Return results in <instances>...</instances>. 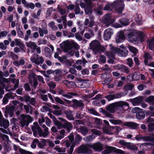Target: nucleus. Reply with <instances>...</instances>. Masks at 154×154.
<instances>
[{"mask_svg":"<svg viewBox=\"0 0 154 154\" xmlns=\"http://www.w3.org/2000/svg\"><path fill=\"white\" fill-rule=\"evenodd\" d=\"M38 122L39 125L44 128V131L41 128L37 122H35L33 125L32 126V129L33 131L34 136L36 137L39 138L40 137L43 138L46 137L48 135L49 132L48 128L47 127L45 124L42 123L45 122V119L43 117H41L38 119Z\"/></svg>","mask_w":154,"mask_h":154,"instance_id":"nucleus-1","label":"nucleus"},{"mask_svg":"<svg viewBox=\"0 0 154 154\" xmlns=\"http://www.w3.org/2000/svg\"><path fill=\"white\" fill-rule=\"evenodd\" d=\"M129 107L128 103L124 101H116L109 104L106 108V111L112 114L116 111L119 114L124 113L128 110Z\"/></svg>","mask_w":154,"mask_h":154,"instance_id":"nucleus-2","label":"nucleus"},{"mask_svg":"<svg viewBox=\"0 0 154 154\" xmlns=\"http://www.w3.org/2000/svg\"><path fill=\"white\" fill-rule=\"evenodd\" d=\"M128 40L129 42L142 41L144 38L143 34L141 32H137L135 30H131L128 35Z\"/></svg>","mask_w":154,"mask_h":154,"instance_id":"nucleus-3","label":"nucleus"},{"mask_svg":"<svg viewBox=\"0 0 154 154\" xmlns=\"http://www.w3.org/2000/svg\"><path fill=\"white\" fill-rule=\"evenodd\" d=\"M125 0H119L115 1L113 3V5L115 6L116 9L118 13L121 14L122 13L125 7L124 2ZM127 1H129L130 0H126Z\"/></svg>","mask_w":154,"mask_h":154,"instance_id":"nucleus-4","label":"nucleus"},{"mask_svg":"<svg viewBox=\"0 0 154 154\" xmlns=\"http://www.w3.org/2000/svg\"><path fill=\"white\" fill-rule=\"evenodd\" d=\"M106 148V149L102 152L103 154H108L112 152H117V154H125V152L123 150L117 149L113 147L107 146Z\"/></svg>","mask_w":154,"mask_h":154,"instance_id":"nucleus-5","label":"nucleus"},{"mask_svg":"<svg viewBox=\"0 0 154 154\" xmlns=\"http://www.w3.org/2000/svg\"><path fill=\"white\" fill-rule=\"evenodd\" d=\"M89 145H82L77 149V152L79 153L85 154H92L93 152V151L88 147Z\"/></svg>","mask_w":154,"mask_h":154,"instance_id":"nucleus-6","label":"nucleus"},{"mask_svg":"<svg viewBox=\"0 0 154 154\" xmlns=\"http://www.w3.org/2000/svg\"><path fill=\"white\" fill-rule=\"evenodd\" d=\"M135 139L137 141L143 140L145 141L152 142L154 141V138L153 136L150 135L148 136H143L141 135H138L136 136Z\"/></svg>","mask_w":154,"mask_h":154,"instance_id":"nucleus-7","label":"nucleus"},{"mask_svg":"<svg viewBox=\"0 0 154 154\" xmlns=\"http://www.w3.org/2000/svg\"><path fill=\"white\" fill-rule=\"evenodd\" d=\"M30 60L33 63L37 65L42 64L44 61V60L42 57H38V55L35 54H34V55L31 58Z\"/></svg>","mask_w":154,"mask_h":154,"instance_id":"nucleus-8","label":"nucleus"},{"mask_svg":"<svg viewBox=\"0 0 154 154\" xmlns=\"http://www.w3.org/2000/svg\"><path fill=\"white\" fill-rule=\"evenodd\" d=\"M115 21V19L112 18V17L110 14H106L103 18L102 21L104 23L108 24H111L113 23Z\"/></svg>","mask_w":154,"mask_h":154,"instance_id":"nucleus-9","label":"nucleus"},{"mask_svg":"<svg viewBox=\"0 0 154 154\" xmlns=\"http://www.w3.org/2000/svg\"><path fill=\"white\" fill-rule=\"evenodd\" d=\"M113 34V29L111 28H108L104 31L103 38L106 40H108L111 38L112 35Z\"/></svg>","mask_w":154,"mask_h":154,"instance_id":"nucleus-10","label":"nucleus"},{"mask_svg":"<svg viewBox=\"0 0 154 154\" xmlns=\"http://www.w3.org/2000/svg\"><path fill=\"white\" fill-rule=\"evenodd\" d=\"M116 42L117 43L122 42L125 39L124 33L122 31L119 32L115 37Z\"/></svg>","mask_w":154,"mask_h":154,"instance_id":"nucleus-11","label":"nucleus"},{"mask_svg":"<svg viewBox=\"0 0 154 154\" xmlns=\"http://www.w3.org/2000/svg\"><path fill=\"white\" fill-rule=\"evenodd\" d=\"M88 146L96 152H100L103 149L102 145L100 142H97L93 145H89Z\"/></svg>","mask_w":154,"mask_h":154,"instance_id":"nucleus-12","label":"nucleus"},{"mask_svg":"<svg viewBox=\"0 0 154 154\" xmlns=\"http://www.w3.org/2000/svg\"><path fill=\"white\" fill-rule=\"evenodd\" d=\"M123 96L122 93H117L114 94H109L106 95L105 98L108 101H110L114 99L120 98Z\"/></svg>","mask_w":154,"mask_h":154,"instance_id":"nucleus-13","label":"nucleus"},{"mask_svg":"<svg viewBox=\"0 0 154 154\" xmlns=\"http://www.w3.org/2000/svg\"><path fill=\"white\" fill-rule=\"evenodd\" d=\"M59 119L62 121L65 122V123L63 124V128L66 129L69 132L72 128V124L68 121H66L65 119L63 118H59Z\"/></svg>","mask_w":154,"mask_h":154,"instance_id":"nucleus-14","label":"nucleus"},{"mask_svg":"<svg viewBox=\"0 0 154 154\" xmlns=\"http://www.w3.org/2000/svg\"><path fill=\"white\" fill-rule=\"evenodd\" d=\"M26 45L28 48H30L31 50V53H35V49L36 48V47H37V45L35 42L30 41L29 42L26 43Z\"/></svg>","mask_w":154,"mask_h":154,"instance_id":"nucleus-15","label":"nucleus"},{"mask_svg":"<svg viewBox=\"0 0 154 154\" xmlns=\"http://www.w3.org/2000/svg\"><path fill=\"white\" fill-rule=\"evenodd\" d=\"M92 50L97 51L99 49L100 45L98 42L96 41H93L90 44Z\"/></svg>","mask_w":154,"mask_h":154,"instance_id":"nucleus-16","label":"nucleus"},{"mask_svg":"<svg viewBox=\"0 0 154 154\" xmlns=\"http://www.w3.org/2000/svg\"><path fill=\"white\" fill-rule=\"evenodd\" d=\"M143 100L142 97H138L132 99L131 102L134 106H137L140 104Z\"/></svg>","mask_w":154,"mask_h":154,"instance_id":"nucleus-17","label":"nucleus"},{"mask_svg":"<svg viewBox=\"0 0 154 154\" xmlns=\"http://www.w3.org/2000/svg\"><path fill=\"white\" fill-rule=\"evenodd\" d=\"M10 82L9 79L4 77V72L0 70V84L4 83H8Z\"/></svg>","mask_w":154,"mask_h":154,"instance_id":"nucleus-18","label":"nucleus"},{"mask_svg":"<svg viewBox=\"0 0 154 154\" xmlns=\"http://www.w3.org/2000/svg\"><path fill=\"white\" fill-rule=\"evenodd\" d=\"M21 2L25 8H30L32 10L34 9L35 6L33 3L32 2L27 3L25 0H21Z\"/></svg>","mask_w":154,"mask_h":154,"instance_id":"nucleus-19","label":"nucleus"},{"mask_svg":"<svg viewBox=\"0 0 154 154\" xmlns=\"http://www.w3.org/2000/svg\"><path fill=\"white\" fill-rule=\"evenodd\" d=\"M99 111L101 113H102V114L107 118H114L113 115L109 113L106 110L103 109L102 108L99 109Z\"/></svg>","mask_w":154,"mask_h":154,"instance_id":"nucleus-20","label":"nucleus"},{"mask_svg":"<svg viewBox=\"0 0 154 154\" xmlns=\"http://www.w3.org/2000/svg\"><path fill=\"white\" fill-rule=\"evenodd\" d=\"M73 105L76 107H78L80 109H82L84 107V105L82 100L78 101L76 100H74L73 101Z\"/></svg>","mask_w":154,"mask_h":154,"instance_id":"nucleus-21","label":"nucleus"},{"mask_svg":"<svg viewBox=\"0 0 154 154\" xmlns=\"http://www.w3.org/2000/svg\"><path fill=\"white\" fill-rule=\"evenodd\" d=\"M119 69L127 74H128L130 71L129 68L122 64L119 65L118 66Z\"/></svg>","mask_w":154,"mask_h":154,"instance_id":"nucleus-22","label":"nucleus"},{"mask_svg":"<svg viewBox=\"0 0 154 154\" xmlns=\"http://www.w3.org/2000/svg\"><path fill=\"white\" fill-rule=\"evenodd\" d=\"M9 125V122L8 120L2 119L0 120V126L5 129H7Z\"/></svg>","mask_w":154,"mask_h":154,"instance_id":"nucleus-23","label":"nucleus"},{"mask_svg":"<svg viewBox=\"0 0 154 154\" xmlns=\"http://www.w3.org/2000/svg\"><path fill=\"white\" fill-rule=\"evenodd\" d=\"M86 4V7L84 9L85 13L87 15H90L91 14L92 12V8L93 5L91 4L89 5Z\"/></svg>","mask_w":154,"mask_h":154,"instance_id":"nucleus-24","label":"nucleus"},{"mask_svg":"<svg viewBox=\"0 0 154 154\" xmlns=\"http://www.w3.org/2000/svg\"><path fill=\"white\" fill-rule=\"evenodd\" d=\"M131 76V81H137L140 78V74L139 73L135 72L133 74H132L131 75H130L128 76V78Z\"/></svg>","mask_w":154,"mask_h":154,"instance_id":"nucleus-25","label":"nucleus"},{"mask_svg":"<svg viewBox=\"0 0 154 154\" xmlns=\"http://www.w3.org/2000/svg\"><path fill=\"white\" fill-rule=\"evenodd\" d=\"M61 45L63 46L61 47L64 49V51L66 52L72 48V45L70 44L62 43Z\"/></svg>","mask_w":154,"mask_h":154,"instance_id":"nucleus-26","label":"nucleus"},{"mask_svg":"<svg viewBox=\"0 0 154 154\" xmlns=\"http://www.w3.org/2000/svg\"><path fill=\"white\" fill-rule=\"evenodd\" d=\"M38 32L40 36L41 37H43L44 34L47 35L48 34V31L47 29L45 28H38Z\"/></svg>","mask_w":154,"mask_h":154,"instance_id":"nucleus-27","label":"nucleus"},{"mask_svg":"<svg viewBox=\"0 0 154 154\" xmlns=\"http://www.w3.org/2000/svg\"><path fill=\"white\" fill-rule=\"evenodd\" d=\"M23 107L26 113L31 114H32L33 108L32 106L30 105H24Z\"/></svg>","mask_w":154,"mask_h":154,"instance_id":"nucleus-28","label":"nucleus"},{"mask_svg":"<svg viewBox=\"0 0 154 154\" xmlns=\"http://www.w3.org/2000/svg\"><path fill=\"white\" fill-rule=\"evenodd\" d=\"M147 42L149 49L151 50H154V38L147 40Z\"/></svg>","mask_w":154,"mask_h":154,"instance_id":"nucleus-29","label":"nucleus"},{"mask_svg":"<svg viewBox=\"0 0 154 154\" xmlns=\"http://www.w3.org/2000/svg\"><path fill=\"white\" fill-rule=\"evenodd\" d=\"M67 118L70 120H73L74 118L72 114V112L70 110H67L66 112Z\"/></svg>","mask_w":154,"mask_h":154,"instance_id":"nucleus-30","label":"nucleus"},{"mask_svg":"<svg viewBox=\"0 0 154 154\" xmlns=\"http://www.w3.org/2000/svg\"><path fill=\"white\" fill-rule=\"evenodd\" d=\"M128 54V51L126 48H123V49L120 50L119 55L123 57L126 56Z\"/></svg>","mask_w":154,"mask_h":154,"instance_id":"nucleus-31","label":"nucleus"},{"mask_svg":"<svg viewBox=\"0 0 154 154\" xmlns=\"http://www.w3.org/2000/svg\"><path fill=\"white\" fill-rule=\"evenodd\" d=\"M55 149L59 152H60L59 154H66L65 153L66 152V149L64 147L60 148L57 146H56L54 147Z\"/></svg>","mask_w":154,"mask_h":154,"instance_id":"nucleus-32","label":"nucleus"},{"mask_svg":"<svg viewBox=\"0 0 154 154\" xmlns=\"http://www.w3.org/2000/svg\"><path fill=\"white\" fill-rule=\"evenodd\" d=\"M136 116L137 119H142L145 117V113L141 110L140 112H139L136 113Z\"/></svg>","mask_w":154,"mask_h":154,"instance_id":"nucleus-33","label":"nucleus"},{"mask_svg":"<svg viewBox=\"0 0 154 154\" xmlns=\"http://www.w3.org/2000/svg\"><path fill=\"white\" fill-rule=\"evenodd\" d=\"M120 23L122 25L125 26L129 25V20L126 18H122L119 20Z\"/></svg>","mask_w":154,"mask_h":154,"instance_id":"nucleus-34","label":"nucleus"},{"mask_svg":"<svg viewBox=\"0 0 154 154\" xmlns=\"http://www.w3.org/2000/svg\"><path fill=\"white\" fill-rule=\"evenodd\" d=\"M145 101L154 105V97L151 96L146 98Z\"/></svg>","mask_w":154,"mask_h":154,"instance_id":"nucleus-35","label":"nucleus"},{"mask_svg":"<svg viewBox=\"0 0 154 154\" xmlns=\"http://www.w3.org/2000/svg\"><path fill=\"white\" fill-rule=\"evenodd\" d=\"M95 138V136L93 135H91L84 138L85 141L86 142H91Z\"/></svg>","mask_w":154,"mask_h":154,"instance_id":"nucleus-36","label":"nucleus"},{"mask_svg":"<svg viewBox=\"0 0 154 154\" xmlns=\"http://www.w3.org/2000/svg\"><path fill=\"white\" fill-rule=\"evenodd\" d=\"M111 118V119H109L110 122L114 125H120L122 123V122L121 120H116Z\"/></svg>","mask_w":154,"mask_h":154,"instance_id":"nucleus-37","label":"nucleus"},{"mask_svg":"<svg viewBox=\"0 0 154 154\" xmlns=\"http://www.w3.org/2000/svg\"><path fill=\"white\" fill-rule=\"evenodd\" d=\"M80 132L84 136H85L88 133V130L85 127H82L80 128Z\"/></svg>","mask_w":154,"mask_h":154,"instance_id":"nucleus-38","label":"nucleus"},{"mask_svg":"<svg viewBox=\"0 0 154 154\" xmlns=\"http://www.w3.org/2000/svg\"><path fill=\"white\" fill-rule=\"evenodd\" d=\"M94 35V34L92 31L90 32L89 33H86L84 35V37L87 39H90Z\"/></svg>","mask_w":154,"mask_h":154,"instance_id":"nucleus-39","label":"nucleus"},{"mask_svg":"<svg viewBox=\"0 0 154 154\" xmlns=\"http://www.w3.org/2000/svg\"><path fill=\"white\" fill-rule=\"evenodd\" d=\"M98 61L99 63L101 64L105 63L106 62V57L104 55H100L99 58L98 59Z\"/></svg>","mask_w":154,"mask_h":154,"instance_id":"nucleus-40","label":"nucleus"},{"mask_svg":"<svg viewBox=\"0 0 154 154\" xmlns=\"http://www.w3.org/2000/svg\"><path fill=\"white\" fill-rule=\"evenodd\" d=\"M121 130V128L119 126H117L112 128V132L113 134L114 133L116 134H118L119 132Z\"/></svg>","mask_w":154,"mask_h":154,"instance_id":"nucleus-41","label":"nucleus"},{"mask_svg":"<svg viewBox=\"0 0 154 154\" xmlns=\"http://www.w3.org/2000/svg\"><path fill=\"white\" fill-rule=\"evenodd\" d=\"M54 124L57 126L58 129H60L63 128V124L59 121L57 120L55 121Z\"/></svg>","mask_w":154,"mask_h":154,"instance_id":"nucleus-42","label":"nucleus"},{"mask_svg":"<svg viewBox=\"0 0 154 154\" xmlns=\"http://www.w3.org/2000/svg\"><path fill=\"white\" fill-rule=\"evenodd\" d=\"M126 125L133 129H135L137 127V124L134 122H128Z\"/></svg>","mask_w":154,"mask_h":154,"instance_id":"nucleus-43","label":"nucleus"},{"mask_svg":"<svg viewBox=\"0 0 154 154\" xmlns=\"http://www.w3.org/2000/svg\"><path fill=\"white\" fill-rule=\"evenodd\" d=\"M111 50L113 54H117L119 55L120 48L114 47H113L111 48Z\"/></svg>","mask_w":154,"mask_h":154,"instance_id":"nucleus-44","label":"nucleus"},{"mask_svg":"<svg viewBox=\"0 0 154 154\" xmlns=\"http://www.w3.org/2000/svg\"><path fill=\"white\" fill-rule=\"evenodd\" d=\"M127 48L129 49V51L134 54H136L138 52L137 49L129 45Z\"/></svg>","mask_w":154,"mask_h":154,"instance_id":"nucleus-45","label":"nucleus"},{"mask_svg":"<svg viewBox=\"0 0 154 154\" xmlns=\"http://www.w3.org/2000/svg\"><path fill=\"white\" fill-rule=\"evenodd\" d=\"M75 13L76 14H80L82 15L83 14V12L82 11H80V9L79 5H76L75 9Z\"/></svg>","mask_w":154,"mask_h":154,"instance_id":"nucleus-46","label":"nucleus"},{"mask_svg":"<svg viewBox=\"0 0 154 154\" xmlns=\"http://www.w3.org/2000/svg\"><path fill=\"white\" fill-rule=\"evenodd\" d=\"M24 120H26V122L28 123V124L31 122L33 121V119L29 116L27 115L24 118Z\"/></svg>","mask_w":154,"mask_h":154,"instance_id":"nucleus-47","label":"nucleus"},{"mask_svg":"<svg viewBox=\"0 0 154 154\" xmlns=\"http://www.w3.org/2000/svg\"><path fill=\"white\" fill-rule=\"evenodd\" d=\"M39 142V140L38 139H35L32 143L31 146L32 148L33 149H35L36 147V144L38 143Z\"/></svg>","mask_w":154,"mask_h":154,"instance_id":"nucleus-48","label":"nucleus"},{"mask_svg":"<svg viewBox=\"0 0 154 154\" xmlns=\"http://www.w3.org/2000/svg\"><path fill=\"white\" fill-rule=\"evenodd\" d=\"M10 94H6V97H4L3 99V103L4 104H6L8 102V98H10Z\"/></svg>","mask_w":154,"mask_h":154,"instance_id":"nucleus-49","label":"nucleus"},{"mask_svg":"<svg viewBox=\"0 0 154 154\" xmlns=\"http://www.w3.org/2000/svg\"><path fill=\"white\" fill-rule=\"evenodd\" d=\"M112 8V5L110 3H109L106 5L103 8V10L105 11L111 10Z\"/></svg>","mask_w":154,"mask_h":154,"instance_id":"nucleus-50","label":"nucleus"},{"mask_svg":"<svg viewBox=\"0 0 154 154\" xmlns=\"http://www.w3.org/2000/svg\"><path fill=\"white\" fill-rule=\"evenodd\" d=\"M15 45L19 46L21 48L23 47V44L20 42V40L17 38L15 39Z\"/></svg>","mask_w":154,"mask_h":154,"instance_id":"nucleus-51","label":"nucleus"},{"mask_svg":"<svg viewBox=\"0 0 154 154\" xmlns=\"http://www.w3.org/2000/svg\"><path fill=\"white\" fill-rule=\"evenodd\" d=\"M3 148L7 152H8L11 150V147L8 144L5 143L4 144Z\"/></svg>","mask_w":154,"mask_h":154,"instance_id":"nucleus-52","label":"nucleus"},{"mask_svg":"<svg viewBox=\"0 0 154 154\" xmlns=\"http://www.w3.org/2000/svg\"><path fill=\"white\" fill-rule=\"evenodd\" d=\"M14 108H9L8 109H7L6 112L8 114L9 116L11 117H12L14 114Z\"/></svg>","mask_w":154,"mask_h":154,"instance_id":"nucleus-53","label":"nucleus"},{"mask_svg":"<svg viewBox=\"0 0 154 154\" xmlns=\"http://www.w3.org/2000/svg\"><path fill=\"white\" fill-rule=\"evenodd\" d=\"M74 95V94L68 93L66 94H64L63 95V96L68 99H70L72 98Z\"/></svg>","mask_w":154,"mask_h":154,"instance_id":"nucleus-54","label":"nucleus"},{"mask_svg":"<svg viewBox=\"0 0 154 154\" xmlns=\"http://www.w3.org/2000/svg\"><path fill=\"white\" fill-rule=\"evenodd\" d=\"M75 37L79 41H82L83 38L82 36L80 35L79 32H76L75 34Z\"/></svg>","mask_w":154,"mask_h":154,"instance_id":"nucleus-55","label":"nucleus"},{"mask_svg":"<svg viewBox=\"0 0 154 154\" xmlns=\"http://www.w3.org/2000/svg\"><path fill=\"white\" fill-rule=\"evenodd\" d=\"M82 137L79 134H77L75 137V141L77 143H79L81 141Z\"/></svg>","mask_w":154,"mask_h":154,"instance_id":"nucleus-56","label":"nucleus"},{"mask_svg":"<svg viewBox=\"0 0 154 154\" xmlns=\"http://www.w3.org/2000/svg\"><path fill=\"white\" fill-rule=\"evenodd\" d=\"M10 56L14 60H17L18 59V56L12 52L10 53Z\"/></svg>","mask_w":154,"mask_h":154,"instance_id":"nucleus-57","label":"nucleus"},{"mask_svg":"<svg viewBox=\"0 0 154 154\" xmlns=\"http://www.w3.org/2000/svg\"><path fill=\"white\" fill-rule=\"evenodd\" d=\"M77 24L80 30H83L85 29V27L84 25L83 24L81 23L80 21L78 22Z\"/></svg>","mask_w":154,"mask_h":154,"instance_id":"nucleus-58","label":"nucleus"},{"mask_svg":"<svg viewBox=\"0 0 154 154\" xmlns=\"http://www.w3.org/2000/svg\"><path fill=\"white\" fill-rule=\"evenodd\" d=\"M40 98L42 100L45 101H48L47 95L44 94H41L40 95Z\"/></svg>","mask_w":154,"mask_h":154,"instance_id":"nucleus-59","label":"nucleus"},{"mask_svg":"<svg viewBox=\"0 0 154 154\" xmlns=\"http://www.w3.org/2000/svg\"><path fill=\"white\" fill-rule=\"evenodd\" d=\"M42 117H43L45 120L46 119V124L47 125L48 127H50L51 123L50 119L47 117H44V116H42Z\"/></svg>","mask_w":154,"mask_h":154,"instance_id":"nucleus-60","label":"nucleus"},{"mask_svg":"<svg viewBox=\"0 0 154 154\" xmlns=\"http://www.w3.org/2000/svg\"><path fill=\"white\" fill-rule=\"evenodd\" d=\"M142 110V109H140V108L136 107L132 109V112L134 113H137Z\"/></svg>","mask_w":154,"mask_h":154,"instance_id":"nucleus-61","label":"nucleus"},{"mask_svg":"<svg viewBox=\"0 0 154 154\" xmlns=\"http://www.w3.org/2000/svg\"><path fill=\"white\" fill-rule=\"evenodd\" d=\"M55 101L63 105L64 104V102L59 97H56L54 98Z\"/></svg>","mask_w":154,"mask_h":154,"instance_id":"nucleus-62","label":"nucleus"},{"mask_svg":"<svg viewBox=\"0 0 154 154\" xmlns=\"http://www.w3.org/2000/svg\"><path fill=\"white\" fill-rule=\"evenodd\" d=\"M148 129L149 131H152L154 130V124L149 123L148 125Z\"/></svg>","mask_w":154,"mask_h":154,"instance_id":"nucleus-63","label":"nucleus"},{"mask_svg":"<svg viewBox=\"0 0 154 154\" xmlns=\"http://www.w3.org/2000/svg\"><path fill=\"white\" fill-rule=\"evenodd\" d=\"M1 135L2 138L4 140H5L7 142L9 141V137L8 135L4 134H2Z\"/></svg>","mask_w":154,"mask_h":154,"instance_id":"nucleus-64","label":"nucleus"}]
</instances>
